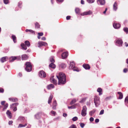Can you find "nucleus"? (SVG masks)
Here are the masks:
<instances>
[{"label":"nucleus","mask_w":128,"mask_h":128,"mask_svg":"<svg viewBox=\"0 0 128 128\" xmlns=\"http://www.w3.org/2000/svg\"><path fill=\"white\" fill-rule=\"evenodd\" d=\"M58 81V84L61 85L65 84L66 82V76L63 72H60L56 76Z\"/></svg>","instance_id":"1"},{"label":"nucleus","mask_w":128,"mask_h":128,"mask_svg":"<svg viewBox=\"0 0 128 128\" xmlns=\"http://www.w3.org/2000/svg\"><path fill=\"white\" fill-rule=\"evenodd\" d=\"M26 70L28 72L31 71L32 69V66L31 63L30 62H27L25 64Z\"/></svg>","instance_id":"2"},{"label":"nucleus","mask_w":128,"mask_h":128,"mask_svg":"<svg viewBox=\"0 0 128 128\" xmlns=\"http://www.w3.org/2000/svg\"><path fill=\"white\" fill-rule=\"evenodd\" d=\"M94 102L96 107L98 106L100 104V102L99 100V98L96 96L94 98Z\"/></svg>","instance_id":"3"},{"label":"nucleus","mask_w":128,"mask_h":128,"mask_svg":"<svg viewBox=\"0 0 128 128\" xmlns=\"http://www.w3.org/2000/svg\"><path fill=\"white\" fill-rule=\"evenodd\" d=\"M87 110V108L86 106H84L83 107L81 113V114L82 116H84L86 115Z\"/></svg>","instance_id":"4"},{"label":"nucleus","mask_w":128,"mask_h":128,"mask_svg":"<svg viewBox=\"0 0 128 128\" xmlns=\"http://www.w3.org/2000/svg\"><path fill=\"white\" fill-rule=\"evenodd\" d=\"M92 12L91 10H89L88 12H84L80 14L81 15L84 16V15H90L92 14Z\"/></svg>","instance_id":"5"},{"label":"nucleus","mask_w":128,"mask_h":128,"mask_svg":"<svg viewBox=\"0 0 128 128\" xmlns=\"http://www.w3.org/2000/svg\"><path fill=\"white\" fill-rule=\"evenodd\" d=\"M20 58V56H12L10 57V61L13 62L14 60L17 59H19Z\"/></svg>","instance_id":"6"},{"label":"nucleus","mask_w":128,"mask_h":128,"mask_svg":"<svg viewBox=\"0 0 128 128\" xmlns=\"http://www.w3.org/2000/svg\"><path fill=\"white\" fill-rule=\"evenodd\" d=\"M46 76V74L45 72L43 70L40 71V77L42 78H45Z\"/></svg>","instance_id":"7"},{"label":"nucleus","mask_w":128,"mask_h":128,"mask_svg":"<svg viewBox=\"0 0 128 128\" xmlns=\"http://www.w3.org/2000/svg\"><path fill=\"white\" fill-rule=\"evenodd\" d=\"M68 55V52H64L62 54V59H64L66 58Z\"/></svg>","instance_id":"8"},{"label":"nucleus","mask_w":128,"mask_h":128,"mask_svg":"<svg viewBox=\"0 0 128 128\" xmlns=\"http://www.w3.org/2000/svg\"><path fill=\"white\" fill-rule=\"evenodd\" d=\"M116 42L119 44V46H122V41L121 39H119L116 41Z\"/></svg>","instance_id":"9"},{"label":"nucleus","mask_w":128,"mask_h":128,"mask_svg":"<svg viewBox=\"0 0 128 128\" xmlns=\"http://www.w3.org/2000/svg\"><path fill=\"white\" fill-rule=\"evenodd\" d=\"M54 76H52L51 77L50 79V82L54 83L55 84H56V81L55 79L54 78Z\"/></svg>","instance_id":"10"},{"label":"nucleus","mask_w":128,"mask_h":128,"mask_svg":"<svg viewBox=\"0 0 128 128\" xmlns=\"http://www.w3.org/2000/svg\"><path fill=\"white\" fill-rule=\"evenodd\" d=\"M22 60H26L28 59V56L26 54H23L22 56Z\"/></svg>","instance_id":"11"},{"label":"nucleus","mask_w":128,"mask_h":128,"mask_svg":"<svg viewBox=\"0 0 128 128\" xmlns=\"http://www.w3.org/2000/svg\"><path fill=\"white\" fill-rule=\"evenodd\" d=\"M75 63L74 62H71L69 66V68L70 69H72L74 68Z\"/></svg>","instance_id":"12"},{"label":"nucleus","mask_w":128,"mask_h":128,"mask_svg":"<svg viewBox=\"0 0 128 128\" xmlns=\"http://www.w3.org/2000/svg\"><path fill=\"white\" fill-rule=\"evenodd\" d=\"M9 100L13 102H16L18 101V99L16 98H9Z\"/></svg>","instance_id":"13"},{"label":"nucleus","mask_w":128,"mask_h":128,"mask_svg":"<svg viewBox=\"0 0 128 128\" xmlns=\"http://www.w3.org/2000/svg\"><path fill=\"white\" fill-rule=\"evenodd\" d=\"M57 105L56 101L55 100L53 102L52 105V108L54 110H56V106Z\"/></svg>","instance_id":"14"},{"label":"nucleus","mask_w":128,"mask_h":128,"mask_svg":"<svg viewBox=\"0 0 128 128\" xmlns=\"http://www.w3.org/2000/svg\"><path fill=\"white\" fill-rule=\"evenodd\" d=\"M113 26L115 28H118L120 27V25L119 24L114 23L113 24Z\"/></svg>","instance_id":"15"},{"label":"nucleus","mask_w":128,"mask_h":128,"mask_svg":"<svg viewBox=\"0 0 128 128\" xmlns=\"http://www.w3.org/2000/svg\"><path fill=\"white\" fill-rule=\"evenodd\" d=\"M59 66L60 68L63 69L66 66V64L63 63L60 64L59 65Z\"/></svg>","instance_id":"16"},{"label":"nucleus","mask_w":128,"mask_h":128,"mask_svg":"<svg viewBox=\"0 0 128 128\" xmlns=\"http://www.w3.org/2000/svg\"><path fill=\"white\" fill-rule=\"evenodd\" d=\"M18 104V103H14L13 104L10 105V108H13L14 107H16L17 106Z\"/></svg>","instance_id":"17"},{"label":"nucleus","mask_w":128,"mask_h":128,"mask_svg":"<svg viewBox=\"0 0 128 128\" xmlns=\"http://www.w3.org/2000/svg\"><path fill=\"white\" fill-rule=\"evenodd\" d=\"M97 2L98 3H99L100 5H104L105 3V1L104 0H98Z\"/></svg>","instance_id":"18"},{"label":"nucleus","mask_w":128,"mask_h":128,"mask_svg":"<svg viewBox=\"0 0 128 128\" xmlns=\"http://www.w3.org/2000/svg\"><path fill=\"white\" fill-rule=\"evenodd\" d=\"M82 66L86 69H89L90 68V66L88 64H83Z\"/></svg>","instance_id":"19"},{"label":"nucleus","mask_w":128,"mask_h":128,"mask_svg":"<svg viewBox=\"0 0 128 128\" xmlns=\"http://www.w3.org/2000/svg\"><path fill=\"white\" fill-rule=\"evenodd\" d=\"M7 59V57H4L1 58L0 61L2 62L3 63L6 61V60Z\"/></svg>","instance_id":"20"},{"label":"nucleus","mask_w":128,"mask_h":128,"mask_svg":"<svg viewBox=\"0 0 128 128\" xmlns=\"http://www.w3.org/2000/svg\"><path fill=\"white\" fill-rule=\"evenodd\" d=\"M52 63H51L49 65V67L51 68L54 69L56 68V66L55 64Z\"/></svg>","instance_id":"21"},{"label":"nucleus","mask_w":128,"mask_h":128,"mask_svg":"<svg viewBox=\"0 0 128 128\" xmlns=\"http://www.w3.org/2000/svg\"><path fill=\"white\" fill-rule=\"evenodd\" d=\"M26 45H25L24 43H22L21 46L22 47V49L25 50H26L27 49Z\"/></svg>","instance_id":"22"},{"label":"nucleus","mask_w":128,"mask_h":128,"mask_svg":"<svg viewBox=\"0 0 128 128\" xmlns=\"http://www.w3.org/2000/svg\"><path fill=\"white\" fill-rule=\"evenodd\" d=\"M54 88V85L52 84H51L48 85L47 86V88L48 89H50L52 88Z\"/></svg>","instance_id":"23"},{"label":"nucleus","mask_w":128,"mask_h":128,"mask_svg":"<svg viewBox=\"0 0 128 128\" xmlns=\"http://www.w3.org/2000/svg\"><path fill=\"white\" fill-rule=\"evenodd\" d=\"M53 98V96L52 95H50V97L49 98L48 101V104H50V103H51V102L52 100V99Z\"/></svg>","instance_id":"24"},{"label":"nucleus","mask_w":128,"mask_h":128,"mask_svg":"<svg viewBox=\"0 0 128 128\" xmlns=\"http://www.w3.org/2000/svg\"><path fill=\"white\" fill-rule=\"evenodd\" d=\"M117 3L115 2L113 5V9L114 10H116L117 9Z\"/></svg>","instance_id":"25"},{"label":"nucleus","mask_w":128,"mask_h":128,"mask_svg":"<svg viewBox=\"0 0 128 128\" xmlns=\"http://www.w3.org/2000/svg\"><path fill=\"white\" fill-rule=\"evenodd\" d=\"M48 45L45 42L40 41V46H47Z\"/></svg>","instance_id":"26"},{"label":"nucleus","mask_w":128,"mask_h":128,"mask_svg":"<svg viewBox=\"0 0 128 128\" xmlns=\"http://www.w3.org/2000/svg\"><path fill=\"white\" fill-rule=\"evenodd\" d=\"M12 39L13 40L14 42V43H16V36L14 35H13L12 36Z\"/></svg>","instance_id":"27"},{"label":"nucleus","mask_w":128,"mask_h":128,"mask_svg":"<svg viewBox=\"0 0 128 128\" xmlns=\"http://www.w3.org/2000/svg\"><path fill=\"white\" fill-rule=\"evenodd\" d=\"M6 114L8 115V116L10 118H11V113L10 112L9 110H7L6 112Z\"/></svg>","instance_id":"28"},{"label":"nucleus","mask_w":128,"mask_h":128,"mask_svg":"<svg viewBox=\"0 0 128 128\" xmlns=\"http://www.w3.org/2000/svg\"><path fill=\"white\" fill-rule=\"evenodd\" d=\"M26 32H29L33 34H35V32L34 31L32 30H28L27 29H26Z\"/></svg>","instance_id":"29"},{"label":"nucleus","mask_w":128,"mask_h":128,"mask_svg":"<svg viewBox=\"0 0 128 128\" xmlns=\"http://www.w3.org/2000/svg\"><path fill=\"white\" fill-rule=\"evenodd\" d=\"M118 94L119 95V99H122L123 98V94L122 93L120 92H118Z\"/></svg>","instance_id":"30"},{"label":"nucleus","mask_w":128,"mask_h":128,"mask_svg":"<svg viewBox=\"0 0 128 128\" xmlns=\"http://www.w3.org/2000/svg\"><path fill=\"white\" fill-rule=\"evenodd\" d=\"M27 124L26 123L24 125H23L22 124H20L18 126V128H22L24 127L27 126Z\"/></svg>","instance_id":"31"},{"label":"nucleus","mask_w":128,"mask_h":128,"mask_svg":"<svg viewBox=\"0 0 128 128\" xmlns=\"http://www.w3.org/2000/svg\"><path fill=\"white\" fill-rule=\"evenodd\" d=\"M28 47H29L30 45L29 42L28 40H26L24 42V44Z\"/></svg>","instance_id":"32"},{"label":"nucleus","mask_w":128,"mask_h":128,"mask_svg":"<svg viewBox=\"0 0 128 128\" xmlns=\"http://www.w3.org/2000/svg\"><path fill=\"white\" fill-rule=\"evenodd\" d=\"M8 103H6L5 104V105L3 106H4V108L3 109V110L4 111L8 107Z\"/></svg>","instance_id":"33"},{"label":"nucleus","mask_w":128,"mask_h":128,"mask_svg":"<svg viewBox=\"0 0 128 128\" xmlns=\"http://www.w3.org/2000/svg\"><path fill=\"white\" fill-rule=\"evenodd\" d=\"M75 11L76 14H78L80 13V10L79 8H76L75 9Z\"/></svg>","instance_id":"34"},{"label":"nucleus","mask_w":128,"mask_h":128,"mask_svg":"<svg viewBox=\"0 0 128 128\" xmlns=\"http://www.w3.org/2000/svg\"><path fill=\"white\" fill-rule=\"evenodd\" d=\"M102 90V89L100 88H98L97 89V91L99 93V95H100L102 94L101 93Z\"/></svg>","instance_id":"35"},{"label":"nucleus","mask_w":128,"mask_h":128,"mask_svg":"<svg viewBox=\"0 0 128 128\" xmlns=\"http://www.w3.org/2000/svg\"><path fill=\"white\" fill-rule=\"evenodd\" d=\"M96 110H93L91 111L90 112V114L92 116L93 114H94L96 112Z\"/></svg>","instance_id":"36"},{"label":"nucleus","mask_w":128,"mask_h":128,"mask_svg":"<svg viewBox=\"0 0 128 128\" xmlns=\"http://www.w3.org/2000/svg\"><path fill=\"white\" fill-rule=\"evenodd\" d=\"M76 100L75 99H74L70 103V104H73L74 103L76 102Z\"/></svg>","instance_id":"37"},{"label":"nucleus","mask_w":128,"mask_h":128,"mask_svg":"<svg viewBox=\"0 0 128 128\" xmlns=\"http://www.w3.org/2000/svg\"><path fill=\"white\" fill-rule=\"evenodd\" d=\"M35 27L36 28H39L40 27V25H39L38 23L37 22H36L35 24Z\"/></svg>","instance_id":"38"},{"label":"nucleus","mask_w":128,"mask_h":128,"mask_svg":"<svg viewBox=\"0 0 128 128\" xmlns=\"http://www.w3.org/2000/svg\"><path fill=\"white\" fill-rule=\"evenodd\" d=\"M124 31L126 32L127 34L128 33V28H124Z\"/></svg>","instance_id":"39"},{"label":"nucleus","mask_w":128,"mask_h":128,"mask_svg":"<svg viewBox=\"0 0 128 128\" xmlns=\"http://www.w3.org/2000/svg\"><path fill=\"white\" fill-rule=\"evenodd\" d=\"M25 118L23 117L20 116L19 118V120H24Z\"/></svg>","instance_id":"40"},{"label":"nucleus","mask_w":128,"mask_h":128,"mask_svg":"<svg viewBox=\"0 0 128 128\" xmlns=\"http://www.w3.org/2000/svg\"><path fill=\"white\" fill-rule=\"evenodd\" d=\"M50 61L52 63H54V60L53 58H50Z\"/></svg>","instance_id":"41"},{"label":"nucleus","mask_w":128,"mask_h":128,"mask_svg":"<svg viewBox=\"0 0 128 128\" xmlns=\"http://www.w3.org/2000/svg\"><path fill=\"white\" fill-rule=\"evenodd\" d=\"M87 2L89 3H92L94 2V0H87Z\"/></svg>","instance_id":"42"},{"label":"nucleus","mask_w":128,"mask_h":128,"mask_svg":"<svg viewBox=\"0 0 128 128\" xmlns=\"http://www.w3.org/2000/svg\"><path fill=\"white\" fill-rule=\"evenodd\" d=\"M78 119V118L76 116L72 118V120L74 121H75L77 120Z\"/></svg>","instance_id":"43"},{"label":"nucleus","mask_w":128,"mask_h":128,"mask_svg":"<svg viewBox=\"0 0 128 128\" xmlns=\"http://www.w3.org/2000/svg\"><path fill=\"white\" fill-rule=\"evenodd\" d=\"M36 46L38 47H40V42L39 41L37 44H36Z\"/></svg>","instance_id":"44"},{"label":"nucleus","mask_w":128,"mask_h":128,"mask_svg":"<svg viewBox=\"0 0 128 128\" xmlns=\"http://www.w3.org/2000/svg\"><path fill=\"white\" fill-rule=\"evenodd\" d=\"M69 128H76V126L74 125L71 126Z\"/></svg>","instance_id":"45"},{"label":"nucleus","mask_w":128,"mask_h":128,"mask_svg":"<svg viewBox=\"0 0 128 128\" xmlns=\"http://www.w3.org/2000/svg\"><path fill=\"white\" fill-rule=\"evenodd\" d=\"M125 102L128 103V96H126L125 99Z\"/></svg>","instance_id":"46"},{"label":"nucleus","mask_w":128,"mask_h":128,"mask_svg":"<svg viewBox=\"0 0 128 128\" xmlns=\"http://www.w3.org/2000/svg\"><path fill=\"white\" fill-rule=\"evenodd\" d=\"M104 110H102L100 111V113L99 114L101 115V114H103L104 113Z\"/></svg>","instance_id":"47"},{"label":"nucleus","mask_w":128,"mask_h":128,"mask_svg":"<svg viewBox=\"0 0 128 128\" xmlns=\"http://www.w3.org/2000/svg\"><path fill=\"white\" fill-rule=\"evenodd\" d=\"M4 3L5 4H7L8 2V0H3Z\"/></svg>","instance_id":"48"},{"label":"nucleus","mask_w":128,"mask_h":128,"mask_svg":"<svg viewBox=\"0 0 128 128\" xmlns=\"http://www.w3.org/2000/svg\"><path fill=\"white\" fill-rule=\"evenodd\" d=\"M50 113L52 114H54V116H55L56 114V112H55L53 111V110L51 111Z\"/></svg>","instance_id":"49"},{"label":"nucleus","mask_w":128,"mask_h":128,"mask_svg":"<svg viewBox=\"0 0 128 128\" xmlns=\"http://www.w3.org/2000/svg\"><path fill=\"white\" fill-rule=\"evenodd\" d=\"M68 109H70V108H75V106H68Z\"/></svg>","instance_id":"50"},{"label":"nucleus","mask_w":128,"mask_h":128,"mask_svg":"<svg viewBox=\"0 0 128 128\" xmlns=\"http://www.w3.org/2000/svg\"><path fill=\"white\" fill-rule=\"evenodd\" d=\"M4 89L2 88H0V92L3 93L4 92Z\"/></svg>","instance_id":"51"},{"label":"nucleus","mask_w":128,"mask_h":128,"mask_svg":"<svg viewBox=\"0 0 128 128\" xmlns=\"http://www.w3.org/2000/svg\"><path fill=\"white\" fill-rule=\"evenodd\" d=\"M85 99L84 98L82 99V100L80 102L82 103L85 102Z\"/></svg>","instance_id":"52"},{"label":"nucleus","mask_w":128,"mask_h":128,"mask_svg":"<svg viewBox=\"0 0 128 128\" xmlns=\"http://www.w3.org/2000/svg\"><path fill=\"white\" fill-rule=\"evenodd\" d=\"M6 101H2V102H1V104L3 106H4V105H5V103L6 102Z\"/></svg>","instance_id":"53"},{"label":"nucleus","mask_w":128,"mask_h":128,"mask_svg":"<svg viewBox=\"0 0 128 128\" xmlns=\"http://www.w3.org/2000/svg\"><path fill=\"white\" fill-rule=\"evenodd\" d=\"M80 124L81 127L82 128H83L84 126V124L82 123H80Z\"/></svg>","instance_id":"54"},{"label":"nucleus","mask_w":128,"mask_h":128,"mask_svg":"<svg viewBox=\"0 0 128 128\" xmlns=\"http://www.w3.org/2000/svg\"><path fill=\"white\" fill-rule=\"evenodd\" d=\"M90 120L91 122H93L94 120V118L92 117H91L90 118Z\"/></svg>","instance_id":"55"},{"label":"nucleus","mask_w":128,"mask_h":128,"mask_svg":"<svg viewBox=\"0 0 128 128\" xmlns=\"http://www.w3.org/2000/svg\"><path fill=\"white\" fill-rule=\"evenodd\" d=\"M70 16H68L66 17V19L67 20H70Z\"/></svg>","instance_id":"56"},{"label":"nucleus","mask_w":128,"mask_h":128,"mask_svg":"<svg viewBox=\"0 0 128 128\" xmlns=\"http://www.w3.org/2000/svg\"><path fill=\"white\" fill-rule=\"evenodd\" d=\"M13 123V122L12 121H9L8 122V124L9 125H11L12 124V123Z\"/></svg>","instance_id":"57"},{"label":"nucleus","mask_w":128,"mask_h":128,"mask_svg":"<svg viewBox=\"0 0 128 128\" xmlns=\"http://www.w3.org/2000/svg\"><path fill=\"white\" fill-rule=\"evenodd\" d=\"M128 70L127 68H125L123 70V72H127V71Z\"/></svg>","instance_id":"58"},{"label":"nucleus","mask_w":128,"mask_h":128,"mask_svg":"<svg viewBox=\"0 0 128 128\" xmlns=\"http://www.w3.org/2000/svg\"><path fill=\"white\" fill-rule=\"evenodd\" d=\"M99 119H96L95 120V122L96 123H98L99 122Z\"/></svg>","instance_id":"59"},{"label":"nucleus","mask_w":128,"mask_h":128,"mask_svg":"<svg viewBox=\"0 0 128 128\" xmlns=\"http://www.w3.org/2000/svg\"><path fill=\"white\" fill-rule=\"evenodd\" d=\"M63 116L64 117H66L67 116V115L66 113H64L63 114Z\"/></svg>","instance_id":"60"},{"label":"nucleus","mask_w":128,"mask_h":128,"mask_svg":"<svg viewBox=\"0 0 128 128\" xmlns=\"http://www.w3.org/2000/svg\"><path fill=\"white\" fill-rule=\"evenodd\" d=\"M41 39L42 40H46V38L45 37H43L41 38Z\"/></svg>","instance_id":"61"},{"label":"nucleus","mask_w":128,"mask_h":128,"mask_svg":"<svg viewBox=\"0 0 128 128\" xmlns=\"http://www.w3.org/2000/svg\"><path fill=\"white\" fill-rule=\"evenodd\" d=\"M13 109V110L14 112L16 111L17 110V108L16 106Z\"/></svg>","instance_id":"62"},{"label":"nucleus","mask_w":128,"mask_h":128,"mask_svg":"<svg viewBox=\"0 0 128 128\" xmlns=\"http://www.w3.org/2000/svg\"><path fill=\"white\" fill-rule=\"evenodd\" d=\"M38 39L40 38V32H38Z\"/></svg>","instance_id":"63"},{"label":"nucleus","mask_w":128,"mask_h":128,"mask_svg":"<svg viewBox=\"0 0 128 128\" xmlns=\"http://www.w3.org/2000/svg\"><path fill=\"white\" fill-rule=\"evenodd\" d=\"M81 3L82 4H84V1L83 0H81Z\"/></svg>","instance_id":"64"}]
</instances>
